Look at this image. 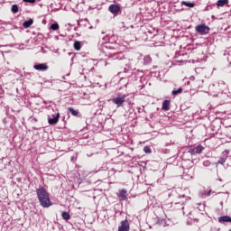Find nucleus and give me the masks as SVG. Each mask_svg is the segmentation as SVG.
I'll return each mask as SVG.
<instances>
[{
  "mask_svg": "<svg viewBox=\"0 0 231 231\" xmlns=\"http://www.w3.org/2000/svg\"><path fill=\"white\" fill-rule=\"evenodd\" d=\"M37 198L40 201V205L43 207V208H50L53 203H51V199H50V193L42 187L36 189Z\"/></svg>",
  "mask_w": 231,
  "mask_h": 231,
  "instance_id": "f257e3e1",
  "label": "nucleus"
},
{
  "mask_svg": "<svg viewBox=\"0 0 231 231\" xmlns=\"http://www.w3.org/2000/svg\"><path fill=\"white\" fill-rule=\"evenodd\" d=\"M61 217H62V219H64L65 221H69V219H71V216L69 215V213L66 211H63L61 213Z\"/></svg>",
  "mask_w": 231,
  "mask_h": 231,
  "instance_id": "f8f14e48",
  "label": "nucleus"
},
{
  "mask_svg": "<svg viewBox=\"0 0 231 231\" xmlns=\"http://www.w3.org/2000/svg\"><path fill=\"white\" fill-rule=\"evenodd\" d=\"M119 201H125L127 199V189H120L117 193Z\"/></svg>",
  "mask_w": 231,
  "mask_h": 231,
  "instance_id": "6e6552de",
  "label": "nucleus"
},
{
  "mask_svg": "<svg viewBox=\"0 0 231 231\" xmlns=\"http://www.w3.org/2000/svg\"><path fill=\"white\" fill-rule=\"evenodd\" d=\"M207 196H210V191L208 192Z\"/></svg>",
  "mask_w": 231,
  "mask_h": 231,
  "instance_id": "b1692460",
  "label": "nucleus"
},
{
  "mask_svg": "<svg viewBox=\"0 0 231 231\" xmlns=\"http://www.w3.org/2000/svg\"><path fill=\"white\" fill-rule=\"evenodd\" d=\"M125 98H127L126 95L118 94L116 97L112 98V102L113 104H116L117 107H122L124 106V104H125Z\"/></svg>",
  "mask_w": 231,
  "mask_h": 231,
  "instance_id": "f03ea898",
  "label": "nucleus"
},
{
  "mask_svg": "<svg viewBox=\"0 0 231 231\" xmlns=\"http://www.w3.org/2000/svg\"><path fill=\"white\" fill-rule=\"evenodd\" d=\"M195 30L199 35H207L210 32V27L206 24H199L195 27Z\"/></svg>",
  "mask_w": 231,
  "mask_h": 231,
  "instance_id": "7ed1b4c3",
  "label": "nucleus"
},
{
  "mask_svg": "<svg viewBox=\"0 0 231 231\" xmlns=\"http://www.w3.org/2000/svg\"><path fill=\"white\" fill-rule=\"evenodd\" d=\"M183 93V88H179L177 90H173L171 94L176 97V95H180Z\"/></svg>",
  "mask_w": 231,
  "mask_h": 231,
  "instance_id": "f3484780",
  "label": "nucleus"
},
{
  "mask_svg": "<svg viewBox=\"0 0 231 231\" xmlns=\"http://www.w3.org/2000/svg\"><path fill=\"white\" fill-rule=\"evenodd\" d=\"M117 55H118V53L111 54V58L112 59H118V57H116Z\"/></svg>",
  "mask_w": 231,
  "mask_h": 231,
  "instance_id": "5701e85b",
  "label": "nucleus"
},
{
  "mask_svg": "<svg viewBox=\"0 0 231 231\" xmlns=\"http://www.w3.org/2000/svg\"><path fill=\"white\" fill-rule=\"evenodd\" d=\"M143 151H144V152H146V153H151V147L145 146V147L143 148Z\"/></svg>",
  "mask_w": 231,
  "mask_h": 231,
  "instance_id": "412c9836",
  "label": "nucleus"
},
{
  "mask_svg": "<svg viewBox=\"0 0 231 231\" xmlns=\"http://www.w3.org/2000/svg\"><path fill=\"white\" fill-rule=\"evenodd\" d=\"M11 11L13 14H17V12H19V6L17 5H12Z\"/></svg>",
  "mask_w": 231,
  "mask_h": 231,
  "instance_id": "6ab92c4d",
  "label": "nucleus"
},
{
  "mask_svg": "<svg viewBox=\"0 0 231 231\" xmlns=\"http://www.w3.org/2000/svg\"><path fill=\"white\" fill-rule=\"evenodd\" d=\"M204 147L202 145H198L195 148L191 149L189 151V152H191V154H201L204 151Z\"/></svg>",
  "mask_w": 231,
  "mask_h": 231,
  "instance_id": "1a4fd4ad",
  "label": "nucleus"
},
{
  "mask_svg": "<svg viewBox=\"0 0 231 231\" xmlns=\"http://www.w3.org/2000/svg\"><path fill=\"white\" fill-rule=\"evenodd\" d=\"M131 227L129 226V220H124L121 222V225L118 226V231H129Z\"/></svg>",
  "mask_w": 231,
  "mask_h": 231,
  "instance_id": "423d86ee",
  "label": "nucleus"
},
{
  "mask_svg": "<svg viewBox=\"0 0 231 231\" xmlns=\"http://www.w3.org/2000/svg\"><path fill=\"white\" fill-rule=\"evenodd\" d=\"M82 48V42H74V50L77 51H80V49Z\"/></svg>",
  "mask_w": 231,
  "mask_h": 231,
  "instance_id": "4468645a",
  "label": "nucleus"
},
{
  "mask_svg": "<svg viewBox=\"0 0 231 231\" xmlns=\"http://www.w3.org/2000/svg\"><path fill=\"white\" fill-rule=\"evenodd\" d=\"M33 24V20L30 19L23 23V28H30Z\"/></svg>",
  "mask_w": 231,
  "mask_h": 231,
  "instance_id": "ddd939ff",
  "label": "nucleus"
},
{
  "mask_svg": "<svg viewBox=\"0 0 231 231\" xmlns=\"http://www.w3.org/2000/svg\"><path fill=\"white\" fill-rule=\"evenodd\" d=\"M69 113L73 116H79V110H75L73 108H69Z\"/></svg>",
  "mask_w": 231,
  "mask_h": 231,
  "instance_id": "a211bd4d",
  "label": "nucleus"
},
{
  "mask_svg": "<svg viewBox=\"0 0 231 231\" xmlns=\"http://www.w3.org/2000/svg\"><path fill=\"white\" fill-rule=\"evenodd\" d=\"M171 109V100H164L162 102V111H169Z\"/></svg>",
  "mask_w": 231,
  "mask_h": 231,
  "instance_id": "9b49d317",
  "label": "nucleus"
},
{
  "mask_svg": "<svg viewBox=\"0 0 231 231\" xmlns=\"http://www.w3.org/2000/svg\"><path fill=\"white\" fill-rule=\"evenodd\" d=\"M108 10L114 15H118V14L122 12V6L119 4L110 5V6L108 7Z\"/></svg>",
  "mask_w": 231,
  "mask_h": 231,
  "instance_id": "20e7f679",
  "label": "nucleus"
},
{
  "mask_svg": "<svg viewBox=\"0 0 231 231\" xmlns=\"http://www.w3.org/2000/svg\"><path fill=\"white\" fill-rule=\"evenodd\" d=\"M218 223L225 224V223H231V217L228 216H224L218 217Z\"/></svg>",
  "mask_w": 231,
  "mask_h": 231,
  "instance_id": "9d476101",
  "label": "nucleus"
},
{
  "mask_svg": "<svg viewBox=\"0 0 231 231\" xmlns=\"http://www.w3.org/2000/svg\"><path fill=\"white\" fill-rule=\"evenodd\" d=\"M225 5H228V0H218L217 3V6H225Z\"/></svg>",
  "mask_w": 231,
  "mask_h": 231,
  "instance_id": "dca6fc26",
  "label": "nucleus"
},
{
  "mask_svg": "<svg viewBox=\"0 0 231 231\" xmlns=\"http://www.w3.org/2000/svg\"><path fill=\"white\" fill-rule=\"evenodd\" d=\"M33 68L34 69H37V71H48L49 69L47 63L35 64Z\"/></svg>",
  "mask_w": 231,
  "mask_h": 231,
  "instance_id": "0eeeda50",
  "label": "nucleus"
},
{
  "mask_svg": "<svg viewBox=\"0 0 231 231\" xmlns=\"http://www.w3.org/2000/svg\"><path fill=\"white\" fill-rule=\"evenodd\" d=\"M60 118V114L56 113L51 116V117L48 118V122L50 125H56V124H59V119Z\"/></svg>",
  "mask_w": 231,
  "mask_h": 231,
  "instance_id": "39448f33",
  "label": "nucleus"
},
{
  "mask_svg": "<svg viewBox=\"0 0 231 231\" xmlns=\"http://www.w3.org/2000/svg\"><path fill=\"white\" fill-rule=\"evenodd\" d=\"M181 5H184V6H188L189 8H194V6H196V4L189 3V2H185V1H182Z\"/></svg>",
  "mask_w": 231,
  "mask_h": 231,
  "instance_id": "2eb2a0df",
  "label": "nucleus"
},
{
  "mask_svg": "<svg viewBox=\"0 0 231 231\" xmlns=\"http://www.w3.org/2000/svg\"><path fill=\"white\" fill-rule=\"evenodd\" d=\"M225 162H226V158H220L219 160H218V163H220V165H223V163H225Z\"/></svg>",
  "mask_w": 231,
  "mask_h": 231,
  "instance_id": "4be33fe9",
  "label": "nucleus"
},
{
  "mask_svg": "<svg viewBox=\"0 0 231 231\" xmlns=\"http://www.w3.org/2000/svg\"><path fill=\"white\" fill-rule=\"evenodd\" d=\"M51 30H53L54 32L59 30V23H52L51 25Z\"/></svg>",
  "mask_w": 231,
  "mask_h": 231,
  "instance_id": "aec40b11",
  "label": "nucleus"
}]
</instances>
